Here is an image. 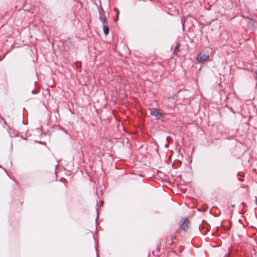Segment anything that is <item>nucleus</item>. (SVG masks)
<instances>
[{"mask_svg":"<svg viewBox=\"0 0 257 257\" xmlns=\"http://www.w3.org/2000/svg\"><path fill=\"white\" fill-rule=\"evenodd\" d=\"M99 19L102 22L103 25V30L105 35H107L109 33V25L108 20L104 15V11L102 8L99 9Z\"/></svg>","mask_w":257,"mask_h":257,"instance_id":"obj_1","label":"nucleus"},{"mask_svg":"<svg viewBox=\"0 0 257 257\" xmlns=\"http://www.w3.org/2000/svg\"><path fill=\"white\" fill-rule=\"evenodd\" d=\"M149 110L150 114L152 116L155 117L156 119H159L163 116L162 113L160 112L158 109L155 108H149Z\"/></svg>","mask_w":257,"mask_h":257,"instance_id":"obj_2","label":"nucleus"},{"mask_svg":"<svg viewBox=\"0 0 257 257\" xmlns=\"http://www.w3.org/2000/svg\"><path fill=\"white\" fill-rule=\"evenodd\" d=\"M189 221L188 218H184L181 219L180 227L184 231H186L189 227Z\"/></svg>","mask_w":257,"mask_h":257,"instance_id":"obj_3","label":"nucleus"},{"mask_svg":"<svg viewBox=\"0 0 257 257\" xmlns=\"http://www.w3.org/2000/svg\"><path fill=\"white\" fill-rule=\"evenodd\" d=\"M209 58V55L208 54L200 53L197 55L196 60L200 63H203L204 62L208 60Z\"/></svg>","mask_w":257,"mask_h":257,"instance_id":"obj_4","label":"nucleus"},{"mask_svg":"<svg viewBox=\"0 0 257 257\" xmlns=\"http://www.w3.org/2000/svg\"><path fill=\"white\" fill-rule=\"evenodd\" d=\"M12 130L11 127L10 126L8 125V132L9 134L10 137L11 138L17 137L18 135L17 133L15 132V131H12Z\"/></svg>","mask_w":257,"mask_h":257,"instance_id":"obj_5","label":"nucleus"},{"mask_svg":"<svg viewBox=\"0 0 257 257\" xmlns=\"http://www.w3.org/2000/svg\"><path fill=\"white\" fill-rule=\"evenodd\" d=\"M88 234H89L91 237H93V238L94 239V241L95 249L96 251V237L95 236V235L94 234V233L91 231H89V232H88Z\"/></svg>","mask_w":257,"mask_h":257,"instance_id":"obj_6","label":"nucleus"},{"mask_svg":"<svg viewBox=\"0 0 257 257\" xmlns=\"http://www.w3.org/2000/svg\"><path fill=\"white\" fill-rule=\"evenodd\" d=\"M89 178L91 181V182H92V184H90V185L92 186V188H93V192H94V194H96V189L95 190L94 189V185L95 184V181L92 179V178H91V177L90 176H89Z\"/></svg>","mask_w":257,"mask_h":257,"instance_id":"obj_7","label":"nucleus"},{"mask_svg":"<svg viewBox=\"0 0 257 257\" xmlns=\"http://www.w3.org/2000/svg\"><path fill=\"white\" fill-rule=\"evenodd\" d=\"M179 47H180V44H177L176 45V46H175V47L174 48V50L173 51V54H174L178 55V54L180 52Z\"/></svg>","mask_w":257,"mask_h":257,"instance_id":"obj_8","label":"nucleus"},{"mask_svg":"<svg viewBox=\"0 0 257 257\" xmlns=\"http://www.w3.org/2000/svg\"><path fill=\"white\" fill-rule=\"evenodd\" d=\"M39 92V91L38 90H32V91H31V93L32 94H37Z\"/></svg>","mask_w":257,"mask_h":257,"instance_id":"obj_9","label":"nucleus"},{"mask_svg":"<svg viewBox=\"0 0 257 257\" xmlns=\"http://www.w3.org/2000/svg\"><path fill=\"white\" fill-rule=\"evenodd\" d=\"M75 65L76 67H79L81 66V62H75Z\"/></svg>","mask_w":257,"mask_h":257,"instance_id":"obj_10","label":"nucleus"},{"mask_svg":"<svg viewBox=\"0 0 257 257\" xmlns=\"http://www.w3.org/2000/svg\"><path fill=\"white\" fill-rule=\"evenodd\" d=\"M96 221H97V219H96V217L95 219V235L96 234Z\"/></svg>","mask_w":257,"mask_h":257,"instance_id":"obj_11","label":"nucleus"},{"mask_svg":"<svg viewBox=\"0 0 257 257\" xmlns=\"http://www.w3.org/2000/svg\"><path fill=\"white\" fill-rule=\"evenodd\" d=\"M60 128L62 131H63L65 133H66V134H67V133H67V131L66 130H65V129H64L63 128H62V127H60Z\"/></svg>","mask_w":257,"mask_h":257,"instance_id":"obj_12","label":"nucleus"},{"mask_svg":"<svg viewBox=\"0 0 257 257\" xmlns=\"http://www.w3.org/2000/svg\"><path fill=\"white\" fill-rule=\"evenodd\" d=\"M231 248H232L231 246L228 247V250H229V253L228 254V255H229V253H230V252L231 251Z\"/></svg>","mask_w":257,"mask_h":257,"instance_id":"obj_13","label":"nucleus"},{"mask_svg":"<svg viewBox=\"0 0 257 257\" xmlns=\"http://www.w3.org/2000/svg\"><path fill=\"white\" fill-rule=\"evenodd\" d=\"M35 142H38L39 144H43L44 143V142H38V141H36Z\"/></svg>","mask_w":257,"mask_h":257,"instance_id":"obj_14","label":"nucleus"},{"mask_svg":"<svg viewBox=\"0 0 257 257\" xmlns=\"http://www.w3.org/2000/svg\"><path fill=\"white\" fill-rule=\"evenodd\" d=\"M100 206H102V205L103 204V202L102 201H100Z\"/></svg>","mask_w":257,"mask_h":257,"instance_id":"obj_15","label":"nucleus"},{"mask_svg":"<svg viewBox=\"0 0 257 257\" xmlns=\"http://www.w3.org/2000/svg\"><path fill=\"white\" fill-rule=\"evenodd\" d=\"M255 203L257 204V198L256 197H255Z\"/></svg>","mask_w":257,"mask_h":257,"instance_id":"obj_16","label":"nucleus"},{"mask_svg":"<svg viewBox=\"0 0 257 257\" xmlns=\"http://www.w3.org/2000/svg\"><path fill=\"white\" fill-rule=\"evenodd\" d=\"M96 56H95L94 57V60H96Z\"/></svg>","mask_w":257,"mask_h":257,"instance_id":"obj_17","label":"nucleus"},{"mask_svg":"<svg viewBox=\"0 0 257 257\" xmlns=\"http://www.w3.org/2000/svg\"><path fill=\"white\" fill-rule=\"evenodd\" d=\"M94 109H95V111H96L97 109L94 107Z\"/></svg>","mask_w":257,"mask_h":257,"instance_id":"obj_18","label":"nucleus"},{"mask_svg":"<svg viewBox=\"0 0 257 257\" xmlns=\"http://www.w3.org/2000/svg\"><path fill=\"white\" fill-rule=\"evenodd\" d=\"M36 82H37V81H35V82H34L35 85L36 84Z\"/></svg>","mask_w":257,"mask_h":257,"instance_id":"obj_19","label":"nucleus"},{"mask_svg":"<svg viewBox=\"0 0 257 257\" xmlns=\"http://www.w3.org/2000/svg\"><path fill=\"white\" fill-rule=\"evenodd\" d=\"M4 57H2V58H1V60H3V59H4Z\"/></svg>","mask_w":257,"mask_h":257,"instance_id":"obj_20","label":"nucleus"},{"mask_svg":"<svg viewBox=\"0 0 257 257\" xmlns=\"http://www.w3.org/2000/svg\"><path fill=\"white\" fill-rule=\"evenodd\" d=\"M4 57H2V58H1V60H3V59H4Z\"/></svg>","mask_w":257,"mask_h":257,"instance_id":"obj_21","label":"nucleus"},{"mask_svg":"<svg viewBox=\"0 0 257 257\" xmlns=\"http://www.w3.org/2000/svg\"><path fill=\"white\" fill-rule=\"evenodd\" d=\"M91 1H93L94 2H95V1H94V0H91Z\"/></svg>","mask_w":257,"mask_h":257,"instance_id":"obj_22","label":"nucleus"},{"mask_svg":"<svg viewBox=\"0 0 257 257\" xmlns=\"http://www.w3.org/2000/svg\"><path fill=\"white\" fill-rule=\"evenodd\" d=\"M0 167L2 168V167L0 165Z\"/></svg>","mask_w":257,"mask_h":257,"instance_id":"obj_23","label":"nucleus"}]
</instances>
